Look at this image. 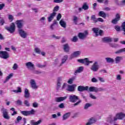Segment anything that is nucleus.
Listing matches in <instances>:
<instances>
[{
  "label": "nucleus",
  "mask_w": 125,
  "mask_h": 125,
  "mask_svg": "<svg viewBox=\"0 0 125 125\" xmlns=\"http://www.w3.org/2000/svg\"><path fill=\"white\" fill-rule=\"evenodd\" d=\"M92 31L94 33H95V34H96V37H98L99 35L98 34L99 32V29L94 27L92 28Z\"/></svg>",
  "instance_id": "36"
},
{
  "label": "nucleus",
  "mask_w": 125,
  "mask_h": 125,
  "mask_svg": "<svg viewBox=\"0 0 125 125\" xmlns=\"http://www.w3.org/2000/svg\"><path fill=\"white\" fill-rule=\"evenodd\" d=\"M71 116V112H68L62 116V121H66Z\"/></svg>",
  "instance_id": "26"
},
{
  "label": "nucleus",
  "mask_w": 125,
  "mask_h": 125,
  "mask_svg": "<svg viewBox=\"0 0 125 125\" xmlns=\"http://www.w3.org/2000/svg\"><path fill=\"white\" fill-rule=\"evenodd\" d=\"M74 80H76V77H74L71 78L67 81L68 83H69V84H72Z\"/></svg>",
  "instance_id": "38"
},
{
  "label": "nucleus",
  "mask_w": 125,
  "mask_h": 125,
  "mask_svg": "<svg viewBox=\"0 0 125 125\" xmlns=\"http://www.w3.org/2000/svg\"><path fill=\"white\" fill-rule=\"evenodd\" d=\"M61 82H62V78H58L57 83V89L58 90L61 87Z\"/></svg>",
  "instance_id": "21"
},
{
  "label": "nucleus",
  "mask_w": 125,
  "mask_h": 125,
  "mask_svg": "<svg viewBox=\"0 0 125 125\" xmlns=\"http://www.w3.org/2000/svg\"><path fill=\"white\" fill-rule=\"evenodd\" d=\"M71 41L73 42H78V37L77 36L73 37V38L71 39Z\"/></svg>",
  "instance_id": "52"
},
{
  "label": "nucleus",
  "mask_w": 125,
  "mask_h": 125,
  "mask_svg": "<svg viewBox=\"0 0 125 125\" xmlns=\"http://www.w3.org/2000/svg\"><path fill=\"white\" fill-rule=\"evenodd\" d=\"M120 20H121V16L120 14H117L115 18L112 21V23L113 24H118V21Z\"/></svg>",
  "instance_id": "15"
},
{
  "label": "nucleus",
  "mask_w": 125,
  "mask_h": 125,
  "mask_svg": "<svg viewBox=\"0 0 125 125\" xmlns=\"http://www.w3.org/2000/svg\"><path fill=\"white\" fill-rule=\"evenodd\" d=\"M114 28L115 29V30H116L117 32H120V31H121V27L118 25H116L114 27Z\"/></svg>",
  "instance_id": "58"
},
{
  "label": "nucleus",
  "mask_w": 125,
  "mask_h": 125,
  "mask_svg": "<svg viewBox=\"0 0 125 125\" xmlns=\"http://www.w3.org/2000/svg\"><path fill=\"white\" fill-rule=\"evenodd\" d=\"M59 10V6H56L53 9L54 12H56Z\"/></svg>",
  "instance_id": "55"
},
{
  "label": "nucleus",
  "mask_w": 125,
  "mask_h": 125,
  "mask_svg": "<svg viewBox=\"0 0 125 125\" xmlns=\"http://www.w3.org/2000/svg\"><path fill=\"white\" fill-rule=\"evenodd\" d=\"M122 31H123V35L125 36V21H124L122 24Z\"/></svg>",
  "instance_id": "39"
},
{
  "label": "nucleus",
  "mask_w": 125,
  "mask_h": 125,
  "mask_svg": "<svg viewBox=\"0 0 125 125\" xmlns=\"http://www.w3.org/2000/svg\"><path fill=\"white\" fill-rule=\"evenodd\" d=\"M88 35V32H87V31H85L84 33L80 32L78 34V38L80 40H84L85 38H86V36Z\"/></svg>",
  "instance_id": "9"
},
{
  "label": "nucleus",
  "mask_w": 125,
  "mask_h": 125,
  "mask_svg": "<svg viewBox=\"0 0 125 125\" xmlns=\"http://www.w3.org/2000/svg\"><path fill=\"white\" fill-rule=\"evenodd\" d=\"M0 57L3 59H7L9 58V54L7 51H0Z\"/></svg>",
  "instance_id": "8"
},
{
  "label": "nucleus",
  "mask_w": 125,
  "mask_h": 125,
  "mask_svg": "<svg viewBox=\"0 0 125 125\" xmlns=\"http://www.w3.org/2000/svg\"><path fill=\"white\" fill-rule=\"evenodd\" d=\"M13 91L15 93H18L19 92L20 93L22 92V90L21 89V88H20V87H18L17 90H13Z\"/></svg>",
  "instance_id": "41"
},
{
  "label": "nucleus",
  "mask_w": 125,
  "mask_h": 125,
  "mask_svg": "<svg viewBox=\"0 0 125 125\" xmlns=\"http://www.w3.org/2000/svg\"><path fill=\"white\" fill-rule=\"evenodd\" d=\"M5 29L7 30L9 33L11 34H13L14 32H15V29H16V26H15V24H14V22H12L10 27H7L5 26Z\"/></svg>",
  "instance_id": "2"
},
{
  "label": "nucleus",
  "mask_w": 125,
  "mask_h": 125,
  "mask_svg": "<svg viewBox=\"0 0 125 125\" xmlns=\"http://www.w3.org/2000/svg\"><path fill=\"white\" fill-rule=\"evenodd\" d=\"M12 77H13V73L10 74L6 78L5 81H4V83H6L7 82H8V81H9V80H10V79H11V78H12Z\"/></svg>",
  "instance_id": "34"
},
{
  "label": "nucleus",
  "mask_w": 125,
  "mask_h": 125,
  "mask_svg": "<svg viewBox=\"0 0 125 125\" xmlns=\"http://www.w3.org/2000/svg\"><path fill=\"white\" fill-rule=\"evenodd\" d=\"M109 46H110V47H113V48H117L120 47V45L115 43H109Z\"/></svg>",
  "instance_id": "31"
},
{
  "label": "nucleus",
  "mask_w": 125,
  "mask_h": 125,
  "mask_svg": "<svg viewBox=\"0 0 125 125\" xmlns=\"http://www.w3.org/2000/svg\"><path fill=\"white\" fill-rule=\"evenodd\" d=\"M56 16V12H53L51 13L49 16L48 17V21L51 22L54 19V17Z\"/></svg>",
  "instance_id": "19"
},
{
  "label": "nucleus",
  "mask_w": 125,
  "mask_h": 125,
  "mask_svg": "<svg viewBox=\"0 0 125 125\" xmlns=\"http://www.w3.org/2000/svg\"><path fill=\"white\" fill-rule=\"evenodd\" d=\"M89 8V7L88 6V5L87 4V2H84L83 5L82 7H80L79 8V11H83V9L84 10H87Z\"/></svg>",
  "instance_id": "17"
},
{
  "label": "nucleus",
  "mask_w": 125,
  "mask_h": 125,
  "mask_svg": "<svg viewBox=\"0 0 125 125\" xmlns=\"http://www.w3.org/2000/svg\"><path fill=\"white\" fill-rule=\"evenodd\" d=\"M123 60V57L116 56L114 59L116 64H119Z\"/></svg>",
  "instance_id": "24"
},
{
  "label": "nucleus",
  "mask_w": 125,
  "mask_h": 125,
  "mask_svg": "<svg viewBox=\"0 0 125 125\" xmlns=\"http://www.w3.org/2000/svg\"><path fill=\"white\" fill-rule=\"evenodd\" d=\"M58 107L59 108H60V109H63L65 108V106L64 105V103H61L59 105Z\"/></svg>",
  "instance_id": "57"
},
{
  "label": "nucleus",
  "mask_w": 125,
  "mask_h": 125,
  "mask_svg": "<svg viewBox=\"0 0 125 125\" xmlns=\"http://www.w3.org/2000/svg\"><path fill=\"white\" fill-rule=\"evenodd\" d=\"M22 120V117L19 116L17 118V120L15 122L16 124H19V123H20V121Z\"/></svg>",
  "instance_id": "42"
},
{
  "label": "nucleus",
  "mask_w": 125,
  "mask_h": 125,
  "mask_svg": "<svg viewBox=\"0 0 125 125\" xmlns=\"http://www.w3.org/2000/svg\"><path fill=\"white\" fill-rule=\"evenodd\" d=\"M8 19L10 20V22H12L13 20H14L13 16L11 15H8Z\"/></svg>",
  "instance_id": "53"
},
{
  "label": "nucleus",
  "mask_w": 125,
  "mask_h": 125,
  "mask_svg": "<svg viewBox=\"0 0 125 125\" xmlns=\"http://www.w3.org/2000/svg\"><path fill=\"white\" fill-rule=\"evenodd\" d=\"M78 90L80 92H83V91H86L88 90V86H84L80 85L78 87Z\"/></svg>",
  "instance_id": "14"
},
{
  "label": "nucleus",
  "mask_w": 125,
  "mask_h": 125,
  "mask_svg": "<svg viewBox=\"0 0 125 125\" xmlns=\"http://www.w3.org/2000/svg\"><path fill=\"white\" fill-rule=\"evenodd\" d=\"M92 106V104H89V103H87L83 107L84 110H87L89 107H91Z\"/></svg>",
  "instance_id": "37"
},
{
  "label": "nucleus",
  "mask_w": 125,
  "mask_h": 125,
  "mask_svg": "<svg viewBox=\"0 0 125 125\" xmlns=\"http://www.w3.org/2000/svg\"><path fill=\"white\" fill-rule=\"evenodd\" d=\"M60 24L61 25V27L65 29L66 27H67V23L64 21V20L61 19L60 21Z\"/></svg>",
  "instance_id": "23"
},
{
  "label": "nucleus",
  "mask_w": 125,
  "mask_h": 125,
  "mask_svg": "<svg viewBox=\"0 0 125 125\" xmlns=\"http://www.w3.org/2000/svg\"><path fill=\"white\" fill-rule=\"evenodd\" d=\"M125 118V113L123 112H119L116 114V116L114 118V121L117 120H124Z\"/></svg>",
  "instance_id": "5"
},
{
  "label": "nucleus",
  "mask_w": 125,
  "mask_h": 125,
  "mask_svg": "<svg viewBox=\"0 0 125 125\" xmlns=\"http://www.w3.org/2000/svg\"><path fill=\"white\" fill-rule=\"evenodd\" d=\"M80 55H81V51H75L71 55L70 59H73V58H76V57H78V56H80Z\"/></svg>",
  "instance_id": "18"
},
{
  "label": "nucleus",
  "mask_w": 125,
  "mask_h": 125,
  "mask_svg": "<svg viewBox=\"0 0 125 125\" xmlns=\"http://www.w3.org/2000/svg\"><path fill=\"white\" fill-rule=\"evenodd\" d=\"M91 82L92 83H97V82H98V80L96 79L95 77H93L91 79Z\"/></svg>",
  "instance_id": "64"
},
{
  "label": "nucleus",
  "mask_w": 125,
  "mask_h": 125,
  "mask_svg": "<svg viewBox=\"0 0 125 125\" xmlns=\"http://www.w3.org/2000/svg\"><path fill=\"white\" fill-rule=\"evenodd\" d=\"M73 22L75 25H77L78 23V17L76 16H73Z\"/></svg>",
  "instance_id": "43"
},
{
  "label": "nucleus",
  "mask_w": 125,
  "mask_h": 125,
  "mask_svg": "<svg viewBox=\"0 0 125 125\" xmlns=\"http://www.w3.org/2000/svg\"><path fill=\"white\" fill-rule=\"evenodd\" d=\"M78 62L84 64L85 66H89L88 58H85L84 59H79L77 60Z\"/></svg>",
  "instance_id": "12"
},
{
  "label": "nucleus",
  "mask_w": 125,
  "mask_h": 125,
  "mask_svg": "<svg viewBox=\"0 0 125 125\" xmlns=\"http://www.w3.org/2000/svg\"><path fill=\"white\" fill-rule=\"evenodd\" d=\"M102 91H105V89L104 88H103V87L98 88L97 87V92H102Z\"/></svg>",
  "instance_id": "50"
},
{
  "label": "nucleus",
  "mask_w": 125,
  "mask_h": 125,
  "mask_svg": "<svg viewBox=\"0 0 125 125\" xmlns=\"http://www.w3.org/2000/svg\"><path fill=\"white\" fill-rule=\"evenodd\" d=\"M24 97L25 98H29V97H30V93H29V90L27 88H25L24 90Z\"/></svg>",
  "instance_id": "30"
},
{
  "label": "nucleus",
  "mask_w": 125,
  "mask_h": 125,
  "mask_svg": "<svg viewBox=\"0 0 125 125\" xmlns=\"http://www.w3.org/2000/svg\"><path fill=\"white\" fill-rule=\"evenodd\" d=\"M89 97L90 98H92V99H97V98H96V97H95V96H94L93 94L90 93L89 94Z\"/></svg>",
  "instance_id": "62"
},
{
  "label": "nucleus",
  "mask_w": 125,
  "mask_h": 125,
  "mask_svg": "<svg viewBox=\"0 0 125 125\" xmlns=\"http://www.w3.org/2000/svg\"><path fill=\"white\" fill-rule=\"evenodd\" d=\"M15 23L17 25L19 35L21 37V38H22V39H26L27 37H28V33L23 30V27H24V23H25V21L23 20H17L16 21Z\"/></svg>",
  "instance_id": "1"
},
{
  "label": "nucleus",
  "mask_w": 125,
  "mask_h": 125,
  "mask_svg": "<svg viewBox=\"0 0 125 125\" xmlns=\"http://www.w3.org/2000/svg\"><path fill=\"white\" fill-rule=\"evenodd\" d=\"M35 51L38 54H41V50L39 48H35Z\"/></svg>",
  "instance_id": "60"
},
{
  "label": "nucleus",
  "mask_w": 125,
  "mask_h": 125,
  "mask_svg": "<svg viewBox=\"0 0 125 125\" xmlns=\"http://www.w3.org/2000/svg\"><path fill=\"white\" fill-rule=\"evenodd\" d=\"M62 17V16L61 15V14L59 13L57 17V20H58V21H59V20L61 19Z\"/></svg>",
  "instance_id": "61"
},
{
  "label": "nucleus",
  "mask_w": 125,
  "mask_h": 125,
  "mask_svg": "<svg viewBox=\"0 0 125 125\" xmlns=\"http://www.w3.org/2000/svg\"><path fill=\"white\" fill-rule=\"evenodd\" d=\"M117 81H122V75L118 74L116 75Z\"/></svg>",
  "instance_id": "48"
},
{
  "label": "nucleus",
  "mask_w": 125,
  "mask_h": 125,
  "mask_svg": "<svg viewBox=\"0 0 125 125\" xmlns=\"http://www.w3.org/2000/svg\"><path fill=\"white\" fill-rule=\"evenodd\" d=\"M119 6H124L125 5V0H122L120 2V4H118Z\"/></svg>",
  "instance_id": "45"
},
{
  "label": "nucleus",
  "mask_w": 125,
  "mask_h": 125,
  "mask_svg": "<svg viewBox=\"0 0 125 125\" xmlns=\"http://www.w3.org/2000/svg\"><path fill=\"white\" fill-rule=\"evenodd\" d=\"M95 123H96L95 118H91L88 122V125H92V124H95Z\"/></svg>",
  "instance_id": "32"
},
{
  "label": "nucleus",
  "mask_w": 125,
  "mask_h": 125,
  "mask_svg": "<svg viewBox=\"0 0 125 125\" xmlns=\"http://www.w3.org/2000/svg\"><path fill=\"white\" fill-rule=\"evenodd\" d=\"M36 66L37 67H38V68H45V65H42L40 63H37L36 64Z\"/></svg>",
  "instance_id": "49"
},
{
  "label": "nucleus",
  "mask_w": 125,
  "mask_h": 125,
  "mask_svg": "<svg viewBox=\"0 0 125 125\" xmlns=\"http://www.w3.org/2000/svg\"><path fill=\"white\" fill-rule=\"evenodd\" d=\"M123 49H120L116 51L115 52V54H121V53H123Z\"/></svg>",
  "instance_id": "51"
},
{
  "label": "nucleus",
  "mask_w": 125,
  "mask_h": 125,
  "mask_svg": "<svg viewBox=\"0 0 125 125\" xmlns=\"http://www.w3.org/2000/svg\"><path fill=\"white\" fill-rule=\"evenodd\" d=\"M5 23V21H4V19H2L0 20V26H3L4 24Z\"/></svg>",
  "instance_id": "47"
},
{
  "label": "nucleus",
  "mask_w": 125,
  "mask_h": 125,
  "mask_svg": "<svg viewBox=\"0 0 125 125\" xmlns=\"http://www.w3.org/2000/svg\"><path fill=\"white\" fill-rule=\"evenodd\" d=\"M105 60L107 63H114L115 60L111 58H105Z\"/></svg>",
  "instance_id": "35"
},
{
  "label": "nucleus",
  "mask_w": 125,
  "mask_h": 125,
  "mask_svg": "<svg viewBox=\"0 0 125 125\" xmlns=\"http://www.w3.org/2000/svg\"><path fill=\"white\" fill-rule=\"evenodd\" d=\"M63 47L64 52L68 53L70 51V46L68 43L63 45Z\"/></svg>",
  "instance_id": "22"
},
{
  "label": "nucleus",
  "mask_w": 125,
  "mask_h": 125,
  "mask_svg": "<svg viewBox=\"0 0 125 125\" xmlns=\"http://www.w3.org/2000/svg\"><path fill=\"white\" fill-rule=\"evenodd\" d=\"M76 87H77V85L75 84L72 85H68L66 90L70 92H74V91L76 90Z\"/></svg>",
  "instance_id": "11"
},
{
  "label": "nucleus",
  "mask_w": 125,
  "mask_h": 125,
  "mask_svg": "<svg viewBox=\"0 0 125 125\" xmlns=\"http://www.w3.org/2000/svg\"><path fill=\"white\" fill-rule=\"evenodd\" d=\"M16 103L17 105H19L20 106H22V105H23V102L20 100H18Z\"/></svg>",
  "instance_id": "44"
},
{
  "label": "nucleus",
  "mask_w": 125,
  "mask_h": 125,
  "mask_svg": "<svg viewBox=\"0 0 125 125\" xmlns=\"http://www.w3.org/2000/svg\"><path fill=\"white\" fill-rule=\"evenodd\" d=\"M97 22H101L102 23H103V22H104V20L101 18H98L97 19Z\"/></svg>",
  "instance_id": "59"
},
{
  "label": "nucleus",
  "mask_w": 125,
  "mask_h": 125,
  "mask_svg": "<svg viewBox=\"0 0 125 125\" xmlns=\"http://www.w3.org/2000/svg\"><path fill=\"white\" fill-rule=\"evenodd\" d=\"M69 99L70 102H72V103H75V102H77V100H79L80 99H79V97L75 95H72L69 96Z\"/></svg>",
  "instance_id": "10"
},
{
  "label": "nucleus",
  "mask_w": 125,
  "mask_h": 125,
  "mask_svg": "<svg viewBox=\"0 0 125 125\" xmlns=\"http://www.w3.org/2000/svg\"><path fill=\"white\" fill-rule=\"evenodd\" d=\"M12 68L14 70H17V68H18V64H17V63H14Z\"/></svg>",
  "instance_id": "54"
},
{
  "label": "nucleus",
  "mask_w": 125,
  "mask_h": 125,
  "mask_svg": "<svg viewBox=\"0 0 125 125\" xmlns=\"http://www.w3.org/2000/svg\"><path fill=\"white\" fill-rule=\"evenodd\" d=\"M98 15L100 17H103V18H106V17H107V15H106V13L103 11H100L98 13Z\"/></svg>",
  "instance_id": "27"
},
{
  "label": "nucleus",
  "mask_w": 125,
  "mask_h": 125,
  "mask_svg": "<svg viewBox=\"0 0 125 125\" xmlns=\"http://www.w3.org/2000/svg\"><path fill=\"white\" fill-rule=\"evenodd\" d=\"M1 111L2 113L3 118L5 119V120H9L10 119V116L8 115V110L5 109L4 107H2L1 109Z\"/></svg>",
  "instance_id": "3"
},
{
  "label": "nucleus",
  "mask_w": 125,
  "mask_h": 125,
  "mask_svg": "<svg viewBox=\"0 0 125 125\" xmlns=\"http://www.w3.org/2000/svg\"><path fill=\"white\" fill-rule=\"evenodd\" d=\"M66 99H67V96L59 97L55 98V102L60 103L66 100Z\"/></svg>",
  "instance_id": "16"
},
{
  "label": "nucleus",
  "mask_w": 125,
  "mask_h": 125,
  "mask_svg": "<svg viewBox=\"0 0 125 125\" xmlns=\"http://www.w3.org/2000/svg\"><path fill=\"white\" fill-rule=\"evenodd\" d=\"M21 114L22 115H23V116H30L31 115H35V113H36V111L34 110L33 109H31L29 111H21Z\"/></svg>",
  "instance_id": "6"
},
{
  "label": "nucleus",
  "mask_w": 125,
  "mask_h": 125,
  "mask_svg": "<svg viewBox=\"0 0 125 125\" xmlns=\"http://www.w3.org/2000/svg\"><path fill=\"white\" fill-rule=\"evenodd\" d=\"M41 123H42V120H41L38 121L36 122H35L34 120H32L31 121V124L32 125H40Z\"/></svg>",
  "instance_id": "33"
},
{
  "label": "nucleus",
  "mask_w": 125,
  "mask_h": 125,
  "mask_svg": "<svg viewBox=\"0 0 125 125\" xmlns=\"http://www.w3.org/2000/svg\"><path fill=\"white\" fill-rule=\"evenodd\" d=\"M68 57L69 56H68V55H64L62 57V63L60 65L61 66H62V64H64L66 62V61H67Z\"/></svg>",
  "instance_id": "29"
},
{
  "label": "nucleus",
  "mask_w": 125,
  "mask_h": 125,
  "mask_svg": "<svg viewBox=\"0 0 125 125\" xmlns=\"http://www.w3.org/2000/svg\"><path fill=\"white\" fill-rule=\"evenodd\" d=\"M91 20H92L94 23H97V19L95 17V15H92L91 17Z\"/></svg>",
  "instance_id": "40"
},
{
  "label": "nucleus",
  "mask_w": 125,
  "mask_h": 125,
  "mask_svg": "<svg viewBox=\"0 0 125 125\" xmlns=\"http://www.w3.org/2000/svg\"><path fill=\"white\" fill-rule=\"evenodd\" d=\"M102 41L104 42H111L112 38L110 37H104L102 39Z\"/></svg>",
  "instance_id": "25"
},
{
  "label": "nucleus",
  "mask_w": 125,
  "mask_h": 125,
  "mask_svg": "<svg viewBox=\"0 0 125 125\" xmlns=\"http://www.w3.org/2000/svg\"><path fill=\"white\" fill-rule=\"evenodd\" d=\"M88 91L90 92H96L97 93V87L94 86L88 87Z\"/></svg>",
  "instance_id": "20"
},
{
  "label": "nucleus",
  "mask_w": 125,
  "mask_h": 125,
  "mask_svg": "<svg viewBox=\"0 0 125 125\" xmlns=\"http://www.w3.org/2000/svg\"><path fill=\"white\" fill-rule=\"evenodd\" d=\"M33 74H36L37 75L42 74V71L40 70H35L33 71Z\"/></svg>",
  "instance_id": "63"
},
{
  "label": "nucleus",
  "mask_w": 125,
  "mask_h": 125,
  "mask_svg": "<svg viewBox=\"0 0 125 125\" xmlns=\"http://www.w3.org/2000/svg\"><path fill=\"white\" fill-rule=\"evenodd\" d=\"M83 71V67L80 66L75 71L74 75H77V74H80V73H82Z\"/></svg>",
  "instance_id": "28"
},
{
  "label": "nucleus",
  "mask_w": 125,
  "mask_h": 125,
  "mask_svg": "<svg viewBox=\"0 0 125 125\" xmlns=\"http://www.w3.org/2000/svg\"><path fill=\"white\" fill-rule=\"evenodd\" d=\"M90 70L92 72H97L99 70V64L98 62L96 61L93 63V65L91 66Z\"/></svg>",
  "instance_id": "4"
},
{
  "label": "nucleus",
  "mask_w": 125,
  "mask_h": 125,
  "mask_svg": "<svg viewBox=\"0 0 125 125\" xmlns=\"http://www.w3.org/2000/svg\"><path fill=\"white\" fill-rule=\"evenodd\" d=\"M25 65L27 69L30 70V71H34L35 69V64L31 62H27L25 63Z\"/></svg>",
  "instance_id": "7"
},
{
  "label": "nucleus",
  "mask_w": 125,
  "mask_h": 125,
  "mask_svg": "<svg viewBox=\"0 0 125 125\" xmlns=\"http://www.w3.org/2000/svg\"><path fill=\"white\" fill-rule=\"evenodd\" d=\"M24 104L26 106V107H30V103H29V101L28 100H24Z\"/></svg>",
  "instance_id": "46"
},
{
  "label": "nucleus",
  "mask_w": 125,
  "mask_h": 125,
  "mask_svg": "<svg viewBox=\"0 0 125 125\" xmlns=\"http://www.w3.org/2000/svg\"><path fill=\"white\" fill-rule=\"evenodd\" d=\"M52 38H53V39H55V40H59L61 38L60 36H55V35H53L52 36Z\"/></svg>",
  "instance_id": "56"
},
{
  "label": "nucleus",
  "mask_w": 125,
  "mask_h": 125,
  "mask_svg": "<svg viewBox=\"0 0 125 125\" xmlns=\"http://www.w3.org/2000/svg\"><path fill=\"white\" fill-rule=\"evenodd\" d=\"M30 85L31 87L32 88V89H38V85H37V83H36V81H35V80L31 79L30 80Z\"/></svg>",
  "instance_id": "13"
}]
</instances>
